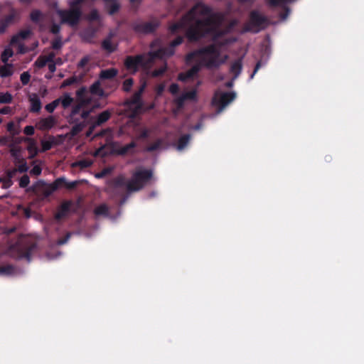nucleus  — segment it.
I'll return each instance as SVG.
<instances>
[{
  "label": "nucleus",
  "mask_w": 364,
  "mask_h": 364,
  "mask_svg": "<svg viewBox=\"0 0 364 364\" xmlns=\"http://www.w3.org/2000/svg\"><path fill=\"white\" fill-rule=\"evenodd\" d=\"M60 98L53 100L52 102L47 104L45 107L46 110L49 113H53L55 108L58 106Z\"/></svg>",
  "instance_id": "obj_38"
},
{
  "label": "nucleus",
  "mask_w": 364,
  "mask_h": 364,
  "mask_svg": "<svg viewBox=\"0 0 364 364\" xmlns=\"http://www.w3.org/2000/svg\"><path fill=\"white\" fill-rule=\"evenodd\" d=\"M86 94L87 88L85 86L81 87L79 90L76 91V96L80 102L84 104H87L89 102V100L85 98Z\"/></svg>",
  "instance_id": "obj_29"
},
{
  "label": "nucleus",
  "mask_w": 364,
  "mask_h": 364,
  "mask_svg": "<svg viewBox=\"0 0 364 364\" xmlns=\"http://www.w3.org/2000/svg\"><path fill=\"white\" fill-rule=\"evenodd\" d=\"M20 19V13L19 11L14 8L10 9L9 14L4 16L3 18H0V34H3L5 33L6 28L18 21Z\"/></svg>",
  "instance_id": "obj_10"
},
{
  "label": "nucleus",
  "mask_w": 364,
  "mask_h": 364,
  "mask_svg": "<svg viewBox=\"0 0 364 364\" xmlns=\"http://www.w3.org/2000/svg\"><path fill=\"white\" fill-rule=\"evenodd\" d=\"M19 164L17 166V171L20 172V173H26L28 171V166L27 165V163L26 161H25V159H19L18 161Z\"/></svg>",
  "instance_id": "obj_40"
},
{
  "label": "nucleus",
  "mask_w": 364,
  "mask_h": 364,
  "mask_svg": "<svg viewBox=\"0 0 364 364\" xmlns=\"http://www.w3.org/2000/svg\"><path fill=\"white\" fill-rule=\"evenodd\" d=\"M31 34L32 32L30 29L21 30L11 37L10 43L11 45L18 44L20 43V41L28 38Z\"/></svg>",
  "instance_id": "obj_16"
},
{
  "label": "nucleus",
  "mask_w": 364,
  "mask_h": 364,
  "mask_svg": "<svg viewBox=\"0 0 364 364\" xmlns=\"http://www.w3.org/2000/svg\"><path fill=\"white\" fill-rule=\"evenodd\" d=\"M12 64L6 63L0 68V76L1 77H10L13 75Z\"/></svg>",
  "instance_id": "obj_27"
},
{
  "label": "nucleus",
  "mask_w": 364,
  "mask_h": 364,
  "mask_svg": "<svg viewBox=\"0 0 364 364\" xmlns=\"http://www.w3.org/2000/svg\"><path fill=\"white\" fill-rule=\"evenodd\" d=\"M94 213L97 216L107 217L109 215V208L106 204H101L95 208Z\"/></svg>",
  "instance_id": "obj_25"
},
{
  "label": "nucleus",
  "mask_w": 364,
  "mask_h": 364,
  "mask_svg": "<svg viewBox=\"0 0 364 364\" xmlns=\"http://www.w3.org/2000/svg\"><path fill=\"white\" fill-rule=\"evenodd\" d=\"M191 139V134H186L182 135L178 140L177 149L178 150L183 149L189 143Z\"/></svg>",
  "instance_id": "obj_26"
},
{
  "label": "nucleus",
  "mask_w": 364,
  "mask_h": 364,
  "mask_svg": "<svg viewBox=\"0 0 364 364\" xmlns=\"http://www.w3.org/2000/svg\"><path fill=\"white\" fill-rule=\"evenodd\" d=\"M222 22L220 14L203 3H197L181 19L169 26L171 34L186 29V37L191 43L200 41L206 36L213 34Z\"/></svg>",
  "instance_id": "obj_1"
},
{
  "label": "nucleus",
  "mask_w": 364,
  "mask_h": 364,
  "mask_svg": "<svg viewBox=\"0 0 364 364\" xmlns=\"http://www.w3.org/2000/svg\"><path fill=\"white\" fill-rule=\"evenodd\" d=\"M134 84V80L132 78H127L123 82L122 90L123 91L128 92L131 90Z\"/></svg>",
  "instance_id": "obj_41"
},
{
  "label": "nucleus",
  "mask_w": 364,
  "mask_h": 364,
  "mask_svg": "<svg viewBox=\"0 0 364 364\" xmlns=\"http://www.w3.org/2000/svg\"><path fill=\"white\" fill-rule=\"evenodd\" d=\"M12 100L13 96L9 92H0V104H9Z\"/></svg>",
  "instance_id": "obj_37"
},
{
  "label": "nucleus",
  "mask_w": 364,
  "mask_h": 364,
  "mask_svg": "<svg viewBox=\"0 0 364 364\" xmlns=\"http://www.w3.org/2000/svg\"><path fill=\"white\" fill-rule=\"evenodd\" d=\"M62 181L63 179H55L53 183L46 184L43 181L40 180L36 182L31 187V189L37 196L41 199H45L58 190V185Z\"/></svg>",
  "instance_id": "obj_6"
},
{
  "label": "nucleus",
  "mask_w": 364,
  "mask_h": 364,
  "mask_svg": "<svg viewBox=\"0 0 364 364\" xmlns=\"http://www.w3.org/2000/svg\"><path fill=\"white\" fill-rule=\"evenodd\" d=\"M55 57V54L54 53H50L48 55L44 56L47 63H53L54 62V58Z\"/></svg>",
  "instance_id": "obj_63"
},
{
  "label": "nucleus",
  "mask_w": 364,
  "mask_h": 364,
  "mask_svg": "<svg viewBox=\"0 0 364 364\" xmlns=\"http://www.w3.org/2000/svg\"><path fill=\"white\" fill-rule=\"evenodd\" d=\"M185 98L183 97V96L181 95L180 97H178L176 100V104L177 105V107L178 108H181L183 107L184 105V103H185Z\"/></svg>",
  "instance_id": "obj_60"
},
{
  "label": "nucleus",
  "mask_w": 364,
  "mask_h": 364,
  "mask_svg": "<svg viewBox=\"0 0 364 364\" xmlns=\"http://www.w3.org/2000/svg\"><path fill=\"white\" fill-rule=\"evenodd\" d=\"M114 36V33L109 32L107 37L105 38L101 43L102 48L109 53H112L116 50V46L112 43V39Z\"/></svg>",
  "instance_id": "obj_17"
},
{
  "label": "nucleus",
  "mask_w": 364,
  "mask_h": 364,
  "mask_svg": "<svg viewBox=\"0 0 364 364\" xmlns=\"http://www.w3.org/2000/svg\"><path fill=\"white\" fill-rule=\"evenodd\" d=\"M149 134L150 132L148 129H143L139 135V139H146L149 136Z\"/></svg>",
  "instance_id": "obj_56"
},
{
  "label": "nucleus",
  "mask_w": 364,
  "mask_h": 364,
  "mask_svg": "<svg viewBox=\"0 0 364 364\" xmlns=\"http://www.w3.org/2000/svg\"><path fill=\"white\" fill-rule=\"evenodd\" d=\"M162 144L163 140L161 139H158L156 141L147 146L145 149V151L147 152H152L156 151L161 147Z\"/></svg>",
  "instance_id": "obj_31"
},
{
  "label": "nucleus",
  "mask_w": 364,
  "mask_h": 364,
  "mask_svg": "<svg viewBox=\"0 0 364 364\" xmlns=\"http://www.w3.org/2000/svg\"><path fill=\"white\" fill-rule=\"evenodd\" d=\"M42 168L40 166L36 165L33 167V168L31 170L30 173L34 176H39L41 174Z\"/></svg>",
  "instance_id": "obj_52"
},
{
  "label": "nucleus",
  "mask_w": 364,
  "mask_h": 364,
  "mask_svg": "<svg viewBox=\"0 0 364 364\" xmlns=\"http://www.w3.org/2000/svg\"><path fill=\"white\" fill-rule=\"evenodd\" d=\"M55 144V139L53 136H50L49 140H42L41 141V146L42 151H47L53 147Z\"/></svg>",
  "instance_id": "obj_33"
},
{
  "label": "nucleus",
  "mask_w": 364,
  "mask_h": 364,
  "mask_svg": "<svg viewBox=\"0 0 364 364\" xmlns=\"http://www.w3.org/2000/svg\"><path fill=\"white\" fill-rule=\"evenodd\" d=\"M23 132L27 136H32L35 132L34 127L31 125L26 126L23 129Z\"/></svg>",
  "instance_id": "obj_57"
},
{
  "label": "nucleus",
  "mask_w": 364,
  "mask_h": 364,
  "mask_svg": "<svg viewBox=\"0 0 364 364\" xmlns=\"http://www.w3.org/2000/svg\"><path fill=\"white\" fill-rule=\"evenodd\" d=\"M84 105H85L84 103L79 102L78 104L74 105L71 110V116L74 117V116L77 115V114H79V112H80V110Z\"/></svg>",
  "instance_id": "obj_49"
},
{
  "label": "nucleus",
  "mask_w": 364,
  "mask_h": 364,
  "mask_svg": "<svg viewBox=\"0 0 364 364\" xmlns=\"http://www.w3.org/2000/svg\"><path fill=\"white\" fill-rule=\"evenodd\" d=\"M117 75V70L114 68L102 70L100 74L101 80H110Z\"/></svg>",
  "instance_id": "obj_22"
},
{
  "label": "nucleus",
  "mask_w": 364,
  "mask_h": 364,
  "mask_svg": "<svg viewBox=\"0 0 364 364\" xmlns=\"http://www.w3.org/2000/svg\"><path fill=\"white\" fill-rule=\"evenodd\" d=\"M261 67V61H258L256 65H255V67L254 68V70L252 72V73L250 75V79L252 80L253 79L255 75L256 74V73L259 70V69Z\"/></svg>",
  "instance_id": "obj_61"
},
{
  "label": "nucleus",
  "mask_w": 364,
  "mask_h": 364,
  "mask_svg": "<svg viewBox=\"0 0 364 364\" xmlns=\"http://www.w3.org/2000/svg\"><path fill=\"white\" fill-rule=\"evenodd\" d=\"M57 179H63V181L61 182H60V183H58V189L61 186H65L66 188H68L69 190H72V189L75 188L77 186V185L79 184V181H77L68 182V181H67V180L65 177H60V178H58Z\"/></svg>",
  "instance_id": "obj_23"
},
{
  "label": "nucleus",
  "mask_w": 364,
  "mask_h": 364,
  "mask_svg": "<svg viewBox=\"0 0 364 364\" xmlns=\"http://www.w3.org/2000/svg\"><path fill=\"white\" fill-rule=\"evenodd\" d=\"M21 81L23 85H26L31 79V75L28 72H23L20 76Z\"/></svg>",
  "instance_id": "obj_51"
},
{
  "label": "nucleus",
  "mask_w": 364,
  "mask_h": 364,
  "mask_svg": "<svg viewBox=\"0 0 364 364\" xmlns=\"http://www.w3.org/2000/svg\"><path fill=\"white\" fill-rule=\"evenodd\" d=\"M219 57L220 50L213 43L188 53L185 58L186 63L191 65L194 61L196 63L186 72L179 73L178 80L186 82L194 78L202 67L209 69L218 68L221 64Z\"/></svg>",
  "instance_id": "obj_2"
},
{
  "label": "nucleus",
  "mask_w": 364,
  "mask_h": 364,
  "mask_svg": "<svg viewBox=\"0 0 364 364\" xmlns=\"http://www.w3.org/2000/svg\"><path fill=\"white\" fill-rule=\"evenodd\" d=\"M85 0H73L70 2L68 9H59L57 14L60 18V23L75 27L80 23L82 12L81 4Z\"/></svg>",
  "instance_id": "obj_4"
},
{
  "label": "nucleus",
  "mask_w": 364,
  "mask_h": 364,
  "mask_svg": "<svg viewBox=\"0 0 364 364\" xmlns=\"http://www.w3.org/2000/svg\"><path fill=\"white\" fill-rule=\"evenodd\" d=\"M290 13V9L286 6H284V11L279 14V17L282 20H285L289 16Z\"/></svg>",
  "instance_id": "obj_53"
},
{
  "label": "nucleus",
  "mask_w": 364,
  "mask_h": 364,
  "mask_svg": "<svg viewBox=\"0 0 364 364\" xmlns=\"http://www.w3.org/2000/svg\"><path fill=\"white\" fill-rule=\"evenodd\" d=\"M111 116L112 112L108 109L102 112L97 115L96 120L93 123V127L102 125L111 118Z\"/></svg>",
  "instance_id": "obj_19"
},
{
  "label": "nucleus",
  "mask_w": 364,
  "mask_h": 364,
  "mask_svg": "<svg viewBox=\"0 0 364 364\" xmlns=\"http://www.w3.org/2000/svg\"><path fill=\"white\" fill-rule=\"evenodd\" d=\"M159 23L157 20L144 22L135 21L132 23L131 26L135 33L148 34L154 32L159 27Z\"/></svg>",
  "instance_id": "obj_8"
},
{
  "label": "nucleus",
  "mask_w": 364,
  "mask_h": 364,
  "mask_svg": "<svg viewBox=\"0 0 364 364\" xmlns=\"http://www.w3.org/2000/svg\"><path fill=\"white\" fill-rule=\"evenodd\" d=\"M146 84H142L139 90L134 93V95L124 102V105L127 107L135 105L137 109L142 107L141 95L145 90Z\"/></svg>",
  "instance_id": "obj_11"
},
{
  "label": "nucleus",
  "mask_w": 364,
  "mask_h": 364,
  "mask_svg": "<svg viewBox=\"0 0 364 364\" xmlns=\"http://www.w3.org/2000/svg\"><path fill=\"white\" fill-rule=\"evenodd\" d=\"M95 30L92 28H87L81 31L80 37L86 43H92L95 36Z\"/></svg>",
  "instance_id": "obj_20"
},
{
  "label": "nucleus",
  "mask_w": 364,
  "mask_h": 364,
  "mask_svg": "<svg viewBox=\"0 0 364 364\" xmlns=\"http://www.w3.org/2000/svg\"><path fill=\"white\" fill-rule=\"evenodd\" d=\"M36 248V245L32 243L28 246L20 247L18 249V258L26 259L28 262L31 259V255L34 250Z\"/></svg>",
  "instance_id": "obj_14"
},
{
  "label": "nucleus",
  "mask_w": 364,
  "mask_h": 364,
  "mask_svg": "<svg viewBox=\"0 0 364 364\" xmlns=\"http://www.w3.org/2000/svg\"><path fill=\"white\" fill-rule=\"evenodd\" d=\"M7 131L11 134V136H15L20 133L19 126L16 127L14 122H10L6 126Z\"/></svg>",
  "instance_id": "obj_36"
},
{
  "label": "nucleus",
  "mask_w": 364,
  "mask_h": 364,
  "mask_svg": "<svg viewBox=\"0 0 364 364\" xmlns=\"http://www.w3.org/2000/svg\"><path fill=\"white\" fill-rule=\"evenodd\" d=\"M50 31L53 34H55V35L58 34L60 33V25L56 24V23H53L51 27H50Z\"/></svg>",
  "instance_id": "obj_58"
},
{
  "label": "nucleus",
  "mask_w": 364,
  "mask_h": 364,
  "mask_svg": "<svg viewBox=\"0 0 364 364\" xmlns=\"http://www.w3.org/2000/svg\"><path fill=\"white\" fill-rule=\"evenodd\" d=\"M13 270V267L10 265L0 267V273L10 274Z\"/></svg>",
  "instance_id": "obj_59"
},
{
  "label": "nucleus",
  "mask_w": 364,
  "mask_h": 364,
  "mask_svg": "<svg viewBox=\"0 0 364 364\" xmlns=\"http://www.w3.org/2000/svg\"><path fill=\"white\" fill-rule=\"evenodd\" d=\"M288 1L290 0H266V3L271 7H277Z\"/></svg>",
  "instance_id": "obj_44"
},
{
  "label": "nucleus",
  "mask_w": 364,
  "mask_h": 364,
  "mask_svg": "<svg viewBox=\"0 0 364 364\" xmlns=\"http://www.w3.org/2000/svg\"><path fill=\"white\" fill-rule=\"evenodd\" d=\"M93 164V161L91 159H85L82 160L77 161L73 164V167H80V168H86L90 167Z\"/></svg>",
  "instance_id": "obj_28"
},
{
  "label": "nucleus",
  "mask_w": 364,
  "mask_h": 364,
  "mask_svg": "<svg viewBox=\"0 0 364 364\" xmlns=\"http://www.w3.org/2000/svg\"><path fill=\"white\" fill-rule=\"evenodd\" d=\"M152 176L151 170L136 169L132 173L131 178L127 182V190L129 192H136L141 190L151 179Z\"/></svg>",
  "instance_id": "obj_5"
},
{
  "label": "nucleus",
  "mask_w": 364,
  "mask_h": 364,
  "mask_svg": "<svg viewBox=\"0 0 364 364\" xmlns=\"http://www.w3.org/2000/svg\"><path fill=\"white\" fill-rule=\"evenodd\" d=\"M73 102V98L70 97V95L68 93H65L63 95L62 99H60V102H61L62 107L64 109H66L70 106Z\"/></svg>",
  "instance_id": "obj_34"
},
{
  "label": "nucleus",
  "mask_w": 364,
  "mask_h": 364,
  "mask_svg": "<svg viewBox=\"0 0 364 364\" xmlns=\"http://www.w3.org/2000/svg\"><path fill=\"white\" fill-rule=\"evenodd\" d=\"M14 55V51L10 48H6L2 52L1 55V60L3 63H7L9 59Z\"/></svg>",
  "instance_id": "obj_35"
},
{
  "label": "nucleus",
  "mask_w": 364,
  "mask_h": 364,
  "mask_svg": "<svg viewBox=\"0 0 364 364\" xmlns=\"http://www.w3.org/2000/svg\"><path fill=\"white\" fill-rule=\"evenodd\" d=\"M268 24V19L264 15L259 14V11L254 10L250 14L249 23L247 24V31H254L258 32L264 28Z\"/></svg>",
  "instance_id": "obj_7"
},
{
  "label": "nucleus",
  "mask_w": 364,
  "mask_h": 364,
  "mask_svg": "<svg viewBox=\"0 0 364 364\" xmlns=\"http://www.w3.org/2000/svg\"><path fill=\"white\" fill-rule=\"evenodd\" d=\"M70 236V233H68L65 237L59 240L58 244L59 245H63V244L66 243L67 241L69 240Z\"/></svg>",
  "instance_id": "obj_64"
},
{
  "label": "nucleus",
  "mask_w": 364,
  "mask_h": 364,
  "mask_svg": "<svg viewBox=\"0 0 364 364\" xmlns=\"http://www.w3.org/2000/svg\"><path fill=\"white\" fill-rule=\"evenodd\" d=\"M28 101L31 105L30 112L33 113H38L42 107V103L38 95L36 93L29 95Z\"/></svg>",
  "instance_id": "obj_15"
},
{
  "label": "nucleus",
  "mask_w": 364,
  "mask_h": 364,
  "mask_svg": "<svg viewBox=\"0 0 364 364\" xmlns=\"http://www.w3.org/2000/svg\"><path fill=\"white\" fill-rule=\"evenodd\" d=\"M136 146V144L134 141H132L129 144H127L123 146H122L119 151L118 153L120 155H125L127 153H129L131 150L134 149Z\"/></svg>",
  "instance_id": "obj_32"
},
{
  "label": "nucleus",
  "mask_w": 364,
  "mask_h": 364,
  "mask_svg": "<svg viewBox=\"0 0 364 364\" xmlns=\"http://www.w3.org/2000/svg\"><path fill=\"white\" fill-rule=\"evenodd\" d=\"M82 77L83 75H82L80 77H77L74 75L69 78H67L62 82L60 88H65V87L74 85L75 83H78L82 80Z\"/></svg>",
  "instance_id": "obj_24"
},
{
  "label": "nucleus",
  "mask_w": 364,
  "mask_h": 364,
  "mask_svg": "<svg viewBox=\"0 0 364 364\" xmlns=\"http://www.w3.org/2000/svg\"><path fill=\"white\" fill-rule=\"evenodd\" d=\"M47 61L44 56H40L35 61V65L39 68H43L46 66Z\"/></svg>",
  "instance_id": "obj_50"
},
{
  "label": "nucleus",
  "mask_w": 364,
  "mask_h": 364,
  "mask_svg": "<svg viewBox=\"0 0 364 364\" xmlns=\"http://www.w3.org/2000/svg\"><path fill=\"white\" fill-rule=\"evenodd\" d=\"M242 69V58H238L230 65V71L233 74V80H235L240 75Z\"/></svg>",
  "instance_id": "obj_18"
},
{
  "label": "nucleus",
  "mask_w": 364,
  "mask_h": 364,
  "mask_svg": "<svg viewBox=\"0 0 364 364\" xmlns=\"http://www.w3.org/2000/svg\"><path fill=\"white\" fill-rule=\"evenodd\" d=\"M90 58L88 56L83 57L77 63V68H84L89 62Z\"/></svg>",
  "instance_id": "obj_55"
},
{
  "label": "nucleus",
  "mask_w": 364,
  "mask_h": 364,
  "mask_svg": "<svg viewBox=\"0 0 364 364\" xmlns=\"http://www.w3.org/2000/svg\"><path fill=\"white\" fill-rule=\"evenodd\" d=\"M57 121L53 116H48L46 118H41L36 124V127L42 131L49 130L53 128Z\"/></svg>",
  "instance_id": "obj_13"
},
{
  "label": "nucleus",
  "mask_w": 364,
  "mask_h": 364,
  "mask_svg": "<svg viewBox=\"0 0 364 364\" xmlns=\"http://www.w3.org/2000/svg\"><path fill=\"white\" fill-rule=\"evenodd\" d=\"M42 14L39 10H33L30 14V18L34 23H38L41 20Z\"/></svg>",
  "instance_id": "obj_42"
},
{
  "label": "nucleus",
  "mask_w": 364,
  "mask_h": 364,
  "mask_svg": "<svg viewBox=\"0 0 364 364\" xmlns=\"http://www.w3.org/2000/svg\"><path fill=\"white\" fill-rule=\"evenodd\" d=\"M73 205V202L70 200L63 201V203L60 205L57 212L54 215L55 219L56 220H60L61 219L68 215Z\"/></svg>",
  "instance_id": "obj_12"
},
{
  "label": "nucleus",
  "mask_w": 364,
  "mask_h": 364,
  "mask_svg": "<svg viewBox=\"0 0 364 364\" xmlns=\"http://www.w3.org/2000/svg\"><path fill=\"white\" fill-rule=\"evenodd\" d=\"M169 92L172 95H176L179 92V86L176 83H172L169 87Z\"/></svg>",
  "instance_id": "obj_54"
},
{
  "label": "nucleus",
  "mask_w": 364,
  "mask_h": 364,
  "mask_svg": "<svg viewBox=\"0 0 364 364\" xmlns=\"http://www.w3.org/2000/svg\"><path fill=\"white\" fill-rule=\"evenodd\" d=\"M84 127H85V124L83 122H80V123L75 124L71 128V130H70L71 135L75 136V135L78 134L79 133H80L82 131Z\"/></svg>",
  "instance_id": "obj_39"
},
{
  "label": "nucleus",
  "mask_w": 364,
  "mask_h": 364,
  "mask_svg": "<svg viewBox=\"0 0 364 364\" xmlns=\"http://www.w3.org/2000/svg\"><path fill=\"white\" fill-rule=\"evenodd\" d=\"M186 100H194L196 97V91L191 90L182 94Z\"/></svg>",
  "instance_id": "obj_48"
},
{
  "label": "nucleus",
  "mask_w": 364,
  "mask_h": 364,
  "mask_svg": "<svg viewBox=\"0 0 364 364\" xmlns=\"http://www.w3.org/2000/svg\"><path fill=\"white\" fill-rule=\"evenodd\" d=\"M110 185L114 188H120L123 187L124 186H127V182L125 181V178L122 176H117V178H114L112 181Z\"/></svg>",
  "instance_id": "obj_30"
},
{
  "label": "nucleus",
  "mask_w": 364,
  "mask_h": 364,
  "mask_svg": "<svg viewBox=\"0 0 364 364\" xmlns=\"http://www.w3.org/2000/svg\"><path fill=\"white\" fill-rule=\"evenodd\" d=\"M30 183V178L28 175L25 174L19 180V186L21 188H26Z\"/></svg>",
  "instance_id": "obj_46"
},
{
  "label": "nucleus",
  "mask_w": 364,
  "mask_h": 364,
  "mask_svg": "<svg viewBox=\"0 0 364 364\" xmlns=\"http://www.w3.org/2000/svg\"><path fill=\"white\" fill-rule=\"evenodd\" d=\"M63 46L62 38L61 36H58L54 41L52 42V48L54 50H59Z\"/></svg>",
  "instance_id": "obj_45"
},
{
  "label": "nucleus",
  "mask_w": 364,
  "mask_h": 364,
  "mask_svg": "<svg viewBox=\"0 0 364 364\" xmlns=\"http://www.w3.org/2000/svg\"><path fill=\"white\" fill-rule=\"evenodd\" d=\"M90 92L93 95H97L99 97L105 96V91L101 87V85L99 80L95 81L90 87Z\"/></svg>",
  "instance_id": "obj_21"
},
{
  "label": "nucleus",
  "mask_w": 364,
  "mask_h": 364,
  "mask_svg": "<svg viewBox=\"0 0 364 364\" xmlns=\"http://www.w3.org/2000/svg\"><path fill=\"white\" fill-rule=\"evenodd\" d=\"M1 114H9L12 112V109L10 107L6 106L0 109Z\"/></svg>",
  "instance_id": "obj_62"
},
{
  "label": "nucleus",
  "mask_w": 364,
  "mask_h": 364,
  "mask_svg": "<svg viewBox=\"0 0 364 364\" xmlns=\"http://www.w3.org/2000/svg\"><path fill=\"white\" fill-rule=\"evenodd\" d=\"M235 98V92H216L213 97L212 104L218 108V112H221L225 107V106L233 101Z\"/></svg>",
  "instance_id": "obj_9"
},
{
  "label": "nucleus",
  "mask_w": 364,
  "mask_h": 364,
  "mask_svg": "<svg viewBox=\"0 0 364 364\" xmlns=\"http://www.w3.org/2000/svg\"><path fill=\"white\" fill-rule=\"evenodd\" d=\"M183 41V36H178L173 41L170 42L167 46L149 52L147 56L144 54H139L135 56L128 55L124 59V66L127 70L135 73L138 70L139 67H145L151 63L155 59L170 58L174 55L176 48L182 44Z\"/></svg>",
  "instance_id": "obj_3"
},
{
  "label": "nucleus",
  "mask_w": 364,
  "mask_h": 364,
  "mask_svg": "<svg viewBox=\"0 0 364 364\" xmlns=\"http://www.w3.org/2000/svg\"><path fill=\"white\" fill-rule=\"evenodd\" d=\"M107 6L108 7V12L110 15H114L117 13L120 8L119 3L117 1L112 2L109 6L107 5Z\"/></svg>",
  "instance_id": "obj_43"
},
{
  "label": "nucleus",
  "mask_w": 364,
  "mask_h": 364,
  "mask_svg": "<svg viewBox=\"0 0 364 364\" xmlns=\"http://www.w3.org/2000/svg\"><path fill=\"white\" fill-rule=\"evenodd\" d=\"M100 18V16L97 9H92L88 15V19L92 21H98Z\"/></svg>",
  "instance_id": "obj_47"
}]
</instances>
